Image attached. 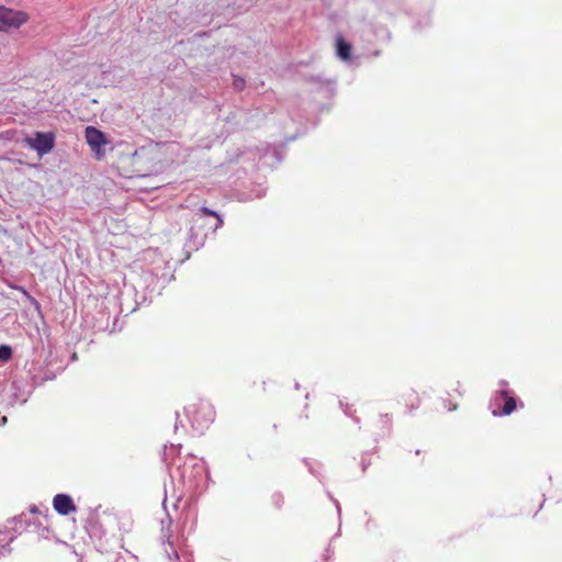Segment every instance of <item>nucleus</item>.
Segmentation results:
<instances>
[{"mask_svg": "<svg viewBox=\"0 0 562 562\" xmlns=\"http://www.w3.org/2000/svg\"><path fill=\"white\" fill-rule=\"evenodd\" d=\"M186 413L192 426L196 429L207 428L215 418L214 407L202 400L189 404L186 407Z\"/></svg>", "mask_w": 562, "mask_h": 562, "instance_id": "1", "label": "nucleus"}, {"mask_svg": "<svg viewBox=\"0 0 562 562\" xmlns=\"http://www.w3.org/2000/svg\"><path fill=\"white\" fill-rule=\"evenodd\" d=\"M29 21L27 13L0 5V32L19 29Z\"/></svg>", "mask_w": 562, "mask_h": 562, "instance_id": "2", "label": "nucleus"}, {"mask_svg": "<svg viewBox=\"0 0 562 562\" xmlns=\"http://www.w3.org/2000/svg\"><path fill=\"white\" fill-rule=\"evenodd\" d=\"M24 143L38 155L43 156L49 153L55 146L54 133L36 132L34 137H25Z\"/></svg>", "mask_w": 562, "mask_h": 562, "instance_id": "3", "label": "nucleus"}, {"mask_svg": "<svg viewBox=\"0 0 562 562\" xmlns=\"http://www.w3.org/2000/svg\"><path fill=\"white\" fill-rule=\"evenodd\" d=\"M85 136L87 144L90 146L91 151L95 155V157L98 159L103 158L105 151L102 147L109 143L104 133L94 126H87Z\"/></svg>", "mask_w": 562, "mask_h": 562, "instance_id": "4", "label": "nucleus"}, {"mask_svg": "<svg viewBox=\"0 0 562 562\" xmlns=\"http://www.w3.org/2000/svg\"><path fill=\"white\" fill-rule=\"evenodd\" d=\"M499 400L504 401V405L502 406L501 412H497L496 409L493 411V415H510L516 408H517V402L516 398L510 396L507 391H499L498 395L494 398V404L496 406H499Z\"/></svg>", "mask_w": 562, "mask_h": 562, "instance_id": "5", "label": "nucleus"}, {"mask_svg": "<svg viewBox=\"0 0 562 562\" xmlns=\"http://www.w3.org/2000/svg\"><path fill=\"white\" fill-rule=\"evenodd\" d=\"M54 509L59 515H68L76 510V506L69 495L57 494L53 499Z\"/></svg>", "mask_w": 562, "mask_h": 562, "instance_id": "6", "label": "nucleus"}, {"mask_svg": "<svg viewBox=\"0 0 562 562\" xmlns=\"http://www.w3.org/2000/svg\"><path fill=\"white\" fill-rule=\"evenodd\" d=\"M196 215L199 216V218L204 217V216H211L214 218L213 223L206 224V229L211 231L213 233H215L224 224L222 217L216 212H214L205 206L201 207L199 210V212L196 213Z\"/></svg>", "mask_w": 562, "mask_h": 562, "instance_id": "7", "label": "nucleus"}, {"mask_svg": "<svg viewBox=\"0 0 562 562\" xmlns=\"http://www.w3.org/2000/svg\"><path fill=\"white\" fill-rule=\"evenodd\" d=\"M337 55L342 60H349L351 58V45L346 42L341 36L336 40Z\"/></svg>", "mask_w": 562, "mask_h": 562, "instance_id": "8", "label": "nucleus"}, {"mask_svg": "<svg viewBox=\"0 0 562 562\" xmlns=\"http://www.w3.org/2000/svg\"><path fill=\"white\" fill-rule=\"evenodd\" d=\"M12 357V349L9 346L0 345V361L7 362Z\"/></svg>", "mask_w": 562, "mask_h": 562, "instance_id": "9", "label": "nucleus"}, {"mask_svg": "<svg viewBox=\"0 0 562 562\" xmlns=\"http://www.w3.org/2000/svg\"><path fill=\"white\" fill-rule=\"evenodd\" d=\"M463 393L459 390V387H453L452 393H449V396L454 400L461 397Z\"/></svg>", "mask_w": 562, "mask_h": 562, "instance_id": "10", "label": "nucleus"}, {"mask_svg": "<svg viewBox=\"0 0 562 562\" xmlns=\"http://www.w3.org/2000/svg\"><path fill=\"white\" fill-rule=\"evenodd\" d=\"M445 402H447L446 407L449 411H456L458 408V405L457 404H452L451 400H445Z\"/></svg>", "mask_w": 562, "mask_h": 562, "instance_id": "11", "label": "nucleus"}, {"mask_svg": "<svg viewBox=\"0 0 562 562\" xmlns=\"http://www.w3.org/2000/svg\"><path fill=\"white\" fill-rule=\"evenodd\" d=\"M235 86L241 89L244 87V80L235 81Z\"/></svg>", "mask_w": 562, "mask_h": 562, "instance_id": "12", "label": "nucleus"}]
</instances>
